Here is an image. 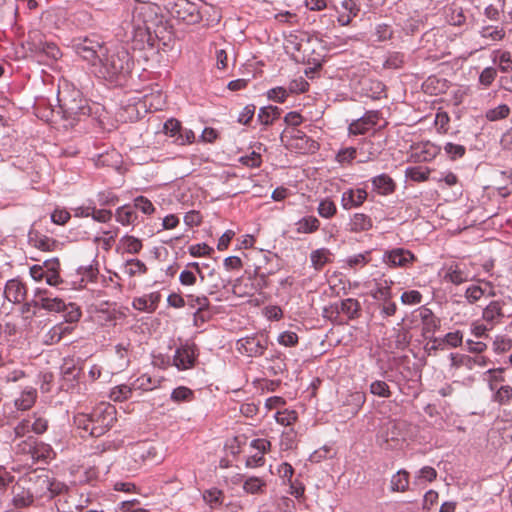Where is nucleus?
Here are the masks:
<instances>
[{
  "label": "nucleus",
  "instance_id": "obj_1",
  "mask_svg": "<svg viewBox=\"0 0 512 512\" xmlns=\"http://www.w3.org/2000/svg\"><path fill=\"white\" fill-rule=\"evenodd\" d=\"M134 60L123 46L105 47L92 72L111 86H122L128 79Z\"/></svg>",
  "mask_w": 512,
  "mask_h": 512
},
{
  "label": "nucleus",
  "instance_id": "obj_2",
  "mask_svg": "<svg viewBox=\"0 0 512 512\" xmlns=\"http://www.w3.org/2000/svg\"><path fill=\"white\" fill-rule=\"evenodd\" d=\"M59 103L58 113L62 118L74 126L77 122L86 117L93 119L101 118L104 107L96 102H90L84 98L82 92L76 88L71 91H60L57 96Z\"/></svg>",
  "mask_w": 512,
  "mask_h": 512
},
{
  "label": "nucleus",
  "instance_id": "obj_3",
  "mask_svg": "<svg viewBox=\"0 0 512 512\" xmlns=\"http://www.w3.org/2000/svg\"><path fill=\"white\" fill-rule=\"evenodd\" d=\"M115 406L101 403L94 407L90 413H78L74 416L75 427L81 431L80 436L100 437L114 425L116 418Z\"/></svg>",
  "mask_w": 512,
  "mask_h": 512
},
{
  "label": "nucleus",
  "instance_id": "obj_4",
  "mask_svg": "<svg viewBox=\"0 0 512 512\" xmlns=\"http://www.w3.org/2000/svg\"><path fill=\"white\" fill-rule=\"evenodd\" d=\"M68 47L92 70L105 49V42L100 35L90 33L72 38Z\"/></svg>",
  "mask_w": 512,
  "mask_h": 512
},
{
  "label": "nucleus",
  "instance_id": "obj_5",
  "mask_svg": "<svg viewBox=\"0 0 512 512\" xmlns=\"http://www.w3.org/2000/svg\"><path fill=\"white\" fill-rule=\"evenodd\" d=\"M163 7L171 18L186 25L198 24L204 16L199 5L189 0H165Z\"/></svg>",
  "mask_w": 512,
  "mask_h": 512
},
{
  "label": "nucleus",
  "instance_id": "obj_6",
  "mask_svg": "<svg viewBox=\"0 0 512 512\" xmlns=\"http://www.w3.org/2000/svg\"><path fill=\"white\" fill-rule=\"evenodd\" d=\"M199 357V349L194 342L185 341L181 343L174 351L172 356V365L178 371L193 369Z\"/></svg>",
  "mask_w": 512,
  "mask_h": 512
},
{
  "label": "nucleus",
  "instance_id": "obj_7",
  "mask_svg": "<svg viewBox=\"0 0 512 512\" xmlns=\"http://www.w3.org/2000/svg\"><path fill=\"white\" fill-rule=\"evenodd\" d=\"M30 304H33V316H35L37 314V310L40 309L48 312H59L65 307L63 299L53 296L50 291L42 288L35 289L33 298L30 300Z\"/></svg>",
  "mask_w": 512,
  "mask_h": 512
},
{
  "label": "nucleus",
  "instance_id": "obj_8",
  "mask_svg": "<svg viewBox=\"0 0 512 512\" xmlns=\"http://www.w3.org/2000/svg\"><path fill=\"white\" fill-rule=\"evenodd\" d=\"M381 260L389 268H408L417 257L409 249L393 247L383 252Z\"/></svg>",
  "mask_w": 512,
  "mask_h": 512
},
{
  "label": "nucleus",
  "instance_id": "obj_9",
  "mask_svg": "<svg viewBox=\"0 0 512 512\" xmlns=\"http://www.w3.org/2000/svg\"><path fill=\"white\" fill-rule=\"evenodd\" d=\"M268 340L263 335L253 334L237 341L238 350L249 357L262 356L267 349Z\"/></svg>",
  "mask_w": 512,
  "mask_h": 512
},
{
  "label": "nucleus",
  "instance_id": "obj_10",
  "mask_svg": "<svg viewBox=\"0 0 512 512\" xmlns=\"http://www.w3.org/2000/svg\"><path fill=\"white\" fill-rule=\"evenodd\" d=\"M381 112L379 110H368L361 117L353 120L348 125L349 135H363L366 132L374 129L380 119Z\"/></svg>",
  "mask_w": 512,
  "mask_h": 512
},
{
  "label": "nucleus",
  "instance_id": "obj_11",
  "mask_svg": "<svg viewBox=\"0 0 512 512\" xmlns=\"http://www.w3.org/2000/svg\"><path fill=\"white\" fill-rule=\"evenodd\" d=\"M82 368L74 364H69L67 361L61 366L62 375V388L66 391L80 393L84 388L81 382Z\"/></svg>",
  "mask_w": 512,
  "mask_h": 512
},
{
  "label": "nucleus",
  "instance_id": "obj_12",
  "mask_svg": "<svg viewBox=\"0 0 512 512\" xmlns=\"http://www.w3.org/2000/svg\"><path fill=\"white\" fill-rule=\"evenodd\" d=\"M356 93L371 100H379L385 97V85L378 79L363 77L355 88Z\"/></svg>",
  "mask_w": 512,
  "mask_h": 512
},
{
  "label": "nucleus",
  "instance_id": "obj_13",
  "mask_svg": "<svg viewBox=\"0 0 512 512\" xmlns=\"http://www.w3.org/2000/svg\"><path fill=\"white\" fill-rule=\"evenodd\" d=\"M27 480L33 484L34 497L48 499L51 477L47 470H37L29 474Z\"/></svg>",
  "mask_w": 512,
  "mask_h": 512
},
{
  "label": "nucleus",
  "instance_id": "obj_14",
  "mask_svg": "<svg viewBox=\"0 0 512 512\" xmlns=\"http://www.w3.org/2000/svg\"><path fill=\"white\" fill-rule=\"evenodd\" d=\"M18 447L23 452L30 453L32 458L35 460L46 461L51 458L50 454L53 452L51 446L48 444L40 443L37 445L36 440L32 436H28L18 444Z\"/></svg>",
  "mask_w": 512,
  "mask_h": 512
},
{
  "label": "nucleus",
  "instance_id": "obj_15",
  "mask_svg": "<svg viewBox=\"0 0 512 512\" xmlns=\"http://www.w3.org/2000/svg\"><path fill=\"white\" fill-rule=\"evenodd\" d=\"M368 193L365 188H349L342 193L341 206L344 210L358 208L366 201Z\"/></svg>",
  "mask_w": 512,
  "mask_h": 512
},
{
  "label": "nucleus",
  "instance_id": "obj_16",
  "mask_svg": "<svg viewBox=\"0 0 512 512\" xmlns=\"http://www.w3.org/2000/svg\"><path fill=\"white\" fill-rule=\"evenodd\" d=\"M26 287L18 278L9 279L4 287V297L11 303L19 304L26 298Z\"/></svg>",
  "mask_w": 512,
  "mask_h": 512
},
{
  "label": "nucleus",
  "instance_id": "obj_17",
  "mask_svg": "<svg viewBox=\"0 0 512 512\" xmlns=\"http://www.w3.org/2000/svg\"><path fill=\"white\" fill-rule=\"evenodd\" d=\"M369 181L371 182L372 190L381 196H389L393 194L397 188L395 181L387 173L376 175Z\"/></svg>",
  "mask_w": 512,
  "mask_h": 512
},
{
  "label": "nucleus",
  "instance_id": "obj_18",
  "mask_svg": "<svg viewBox=\"0 0 512 512\" xmlns=\"http://www.w3.org/2000/svg\"><path fill=\"white\" fill-rule=\"evenodd\" d=\"M381 376L383 378L382 380L376 379L369 385V392L373 396L380 398H390L392 396V392L387 381L395 382L397 385H399V389L401 390L399 382L394 380L391 375H388L387 371H382Z\"/></svg>",
  "mask_w": 512,
  "mask_h": 512
},
{
  "label": "nucleus",
  "instance_id": "obj_19",
  "mask_svg": "<svg viewBox=\"0 0 512 512\" xmlns=\"http://www.w3.org/2000/svg\"><path fill=\"white\" fill-rule=\"evenodd\" d=\"M503 301L493 300L482 311V319L490 324V328L499 324L505 317L503 312Z\"/></svg>",
  "mask_w": 512,
  "mask_h": 512
},
{
  "label": "nucleus",
  "instance_id": "obj_20",
  "mask_svg": "<svg viewBox=\"0 0 512 512\" xmlns=\"http://www.w3.org/2000/svg\"><path fill=\"white\" fill-rule=\"evenodd\" d=\"M449 358L451 360V366L454 368H459L461 366H465L468 369H473L475 366L483 367L487 365L488 359L484 356H474L471 357L465 354L458 353H450Z\"/></svg>",
  "mask_w": 512,
  "mask_h": 512
},
{
  "label": "nucleus",
  "instance_id": "obj_21",
  "mask_svg": "<svg viewBox=\"0 0 512 512\" xmlns=\"http://www.w3.org/2000/svg\"><path fill=\"white\" fill-rule=\"evenodd\" d=\"M295 148L301 154H312L319 150V143L301 130H296L292 135Z\"/></svg>",
  "mask_w": 512,
  "mask_h": 512
},
{
  "label": "nucleus",
  "instance_id": "obj_22",
  "mask_svg": "<svg viewBox=\"0 0 512 512\" xmlns=\"http://www.w3.org/2000/svg\"><path fill=\"white\" fill-rule=\"evenodd\" d=\"M28 243L41 251L47 252L55 250L58 244L55 239L43 235L37 230H30L28 232Z\"/></svg>",
  "mask_w": 512,
  "mask_h": 512
},
{
  "label": "nucleus",
  "instance_id": "obj_23",
  "mask_svg": "<svg viewBox=\"0 0 512 512\" xmlns=\"http://www.w3.org/2000/svg\"><path fill=\"white\" fill-rule=\"evenodd\" d=\"M332 308H334L337 314L343 313L347 316L348 320H354L360 315L361 305L357 299L346 298L339 303L333 304Z\"/></svg>",
  "mask_w": 512,
  "mask_h": 512
},
{
  "label": "nucleus",
  "instance_id": "obj_24",
  "mask_svg": "<svg viewBox=\"0 0 512 512\" xmlns=\"http://www.w3.org/2000/svg\"><path fill=\"white\" fill-rule=\"evenodd\" d=\"M41 266L47 274L46 284L49 286L57 287L63 282L59 274L60 262L57 257L44 260Z\"/></svg>",
  "mask_w": 512,
  "mask_h": 512
},
{
  "label": "nucleus",
  "instance_id": "obj_25",
  "mask_svg": "<svg viewBox=\"0 0 512 512\" xmlns=\"http://www.w3.org/2000/svg\"><path fill=\"white\" fill-rule=\"evenodd\" d=\"M450 87V82L436 75L429 76L423 83L425 92L431 95H439L445 93Z\"/></svg>",
  "mask_w": 512,
  "mask_h": 512
},
{
  "label": "nucleus",
  "instance_id": "obj_26",
  "mask_svg": "<svg viewBox=\"0 0 512 512\" xmlns=\"http://www.w3.org/2000/svg\"><path fill=\"white\" fill-rule=\"evenodd\" d=\"M37 399V390L33 387H25L20 393L19 397L14 400V405L17 410H29Z\"/></svg>",
  "mask_w": 512,
  "mask_h": 512
},
{
  "label": "nucleus",
  "instance_id": "obj_27",
  "mask_svg": "<svg viewBox=\"0 0 512 512\" xmlns=\"http://www.w3.org/2000/svg\"><path fill=\"white\" fill-rule=\"evenodd\" d=\"M115 219L123 226L134 225L138 220V215L133 205L124 204L116 209Z\"/></svg>",
  "mask_w": 512,
  "mask_h": 512
},
{
  "label": "nucleus",
  "instance_id": "obj_28",
  "mask_svg": "<svg viewBox=\"0 0 512 512\" xmlns=\"http://www.w3.org/2000/svg\"><path fill=\"white\" fill-rule=\"evenodd\" d=\"M34 498L31 488L19 487L18 491H14L11 503L16 509H24L33 505Z\"/></svg>",
  "mask_w": 512,
  "mask_h": 512
},
{
  "label": "nucleus",
  "instance_id": "obj_29",
  "mask_svg": "<svg viewBox=\"0 0 512 512\" xmlns=\"http://www.w3.org/2000/svg\"><path fill=\"white\" fill-rule=\"evenodd\" d=\"M373 226L372 219L364 213H354L350 217L348 230L352 233H359L371 229Z\"/></svg>",
  "mask_w": 512,
  "mask_h": 512
},
{
  "label": "nucleus",
  "instance_id": "obj_30",
  "mask_svg": "<svg viewBox=\"0 0 512 512\" xmlns=\"http://www.w3.org/2000/svg\"><path fill=\"white\" fill-rule=\"evenodd\" d=\"M410 474L409 472L401 468L390 479V491L391 492H406L409 489Z\"/></svg>",
  "mask_w": 512,
  "mask_h": 512
},
{
  "label": "nucleus",
  "instance_id": "obj_31",
  "mask_svg": "<svg viewBox=\"0 0 512 512\" xmlns=\"http://www.w3.org/2000/svg\"><path fill=\"white\" fill-rule=\"evenodd\" d=\"M332 253L328 248H318L310 253L311 267L316 271H321L323 267L330 263Z\"/></svg>",
  "mask_w": 512,
  "mask_h": 512
},
{
  "label": "nucleus",
  "instance_id": "obj_32",
  "mask_svg": "<svg viewBox=\"0 0 512 512\" xmlns=\"http://www.w3.org/2000/svg\"><path fill=\"white\" fill-rule=\"evenodd\" d=\"M282 109L273 106V105H267L263 106L259 109L257 120L263 125V126H269L271 125L276 119H278L281 115Z\"/></svg>",
  "mask_w": 512,
  "mask_h": 512
},
{
  "label": "nucleus",
  "instance_id": "obj_33",
  "mask_svg": "<svg viewBox=\"0 0 512 512\" xmlns=\"http://www.w3.org/2000/svg\"><path fill=\"white\" fill-rule=\"evenodd\" d=\"M296 232L300 234H311L316 232L320 227V221L312 215L300 218L296 223Z\"/></svg>",
  "mask_w": 512,
  "mask_h": 512
},
{
  "label": "nucleus",
  "instance_id": "obj_34",
  "mask_svg": "<svg viewBox=\"0 0 512 512\" xmlns=\"http://www.w3.org/2000/svg\"><path fill=\"white\" fill-rule=\"evenodd\" d=\"M343 268L348 267L351 269L363 268L371 261V251L367 250L358 254H353L346 257L344 260Z\"/></svg>",
  "mask_w": 512,
  "mask_h": 512
},
{
  "label": "nucleus",
  "instance_id": "obj_35",
  "mask_svg": "<svg viewBox=\"0 0 512 512\" xmlns=\"http://www.w3.org/2000/svg\"><path fill=\"white\" fill-rule=\"evenodd\" d=\"M479 34L483 39L490 40L491 42L501 41L506 33L502 26L499 25H483Z\"/></svg>",
  "mask_w": 512,
  "mask_h": 512
},
{
  "label": "nucleus",
  "instance_id": "obj_36",
  "mask_svg": "<svg viewBox=\"0 0 512 512\" xmlns=\"http://www.w3.org/2000/svg\"><path fill=\"white\" fill-rule=\"evenodd\" d=\"M195 399V392L187 386H178L170 393V400L175 404L191 402Z\"/></svg>",
  "mask_w": 512,
  "mask_h": 512
},
{
  "label": "nucleus",
  "instance_id": "obj_37",
  "mask_svg": "<svg viewBox=\"0 0 512 512\" xmlns=\"http://www.w3.org/2000/svg\"><path fill=\"white\" fill-rule=\"evenodd\" d=\"M203 500L211 509H218L223 505L224 493L222 490L214 487L204 491Z\"/></svg>",
  "mask_w": 512,
  "mask_h": 512
},
{
  "label": "nucleus",
  "instance_id": "obj_38",
  "mask_svg": "<svg viewBox=\"0 0 512 512\" xmlns=\"http://www.w3.org/2000/svg\"><path fill=\"white\" fill-rule=\"evenodd\" d=\"M430 172L428 167L408 166L405 169V177L414 182H425L429 179Z\"/></svg>",
  "mask_w": 512,
  "mask_h": 512
},
{
  "label": "nucleus",
  "instance_id": "obj_39",
  "mask_svg": "<svg viewBox=\"0 0 512 512\" xmlns=\"http://www.w3.org/2000/svg\"><path fill=\"white\" fill-rule=\"evenodd\" d=\"M31 431L37 435L44 434L49 427V421L37 412L28 415Z\"/></svg>",
  "mask_w": 512,
  "mask_h": 512
},
{
  "label": "nucleus",
  "instance_id": "obj_40",
  "mask_svg": "<svg viewBox=\"0 0 512 512\" xmlns=\"http://www.w3.org/2000/svg\"><path fill=\"white\" fill-rule=\"evenodd\" d=\"M511 112L510 107L507 104H499L496 107L489 108L485 111V118L489 122H496L506 119Z\"/></svg>",
  "mask_w": 512,
  "mask_h": 512
},
{
  "label": "nucleus",
  "instance_id": "obj_41",
  "mask_svg": "<svg viewBox=\"0 0 512 512\" xmlns=\"http://www.w3.org/2000/svg\"><path fill=\"white\" fill-rule=\"evenodd\" d=\"M132 385L120 384L110 389L109 398L115 402H123L131 398Z\"/></svg>",
  "mask_w": 512,
  "mask_h": 512
},
{
  "label": "nucleus",
  "instance_id": "obj_42",
  "mask_svg": "<svg viewBox=\"0 0 512 512\" xmlns=\"http://www.w3.org/2000/svg\"><path fill=\"white\" fill-rule=\"evenodd\" d=\"M93 263L88 265L79 266L77 268L78 275L81 276V281L95 282L99 273L98 262L96 258L93 259Z\"/></svg>",
  "mask_w": 512,
  "mask_h": 512
},
{
  "label": "nucleus",
  "instance_id": "obj_43",
  "mask_svg": "<svg viewBox=\"0 0 512 512\" xmlns=\"http://www.w3.org/2000/svg\"><path fill=\"white\" fill-rule=\"evenodd\" d=\"M133 390H140V391H151L155 389L158 386V381L153 379L148 374H142L139 377H137L132 383Z\"/></svg>",
  "mask_w": 512,
  "mask_h": 512
},
{
  "label": "nucleus",
  "instance_id": "obj_44",
  "mask_svg": "<svg viewBox=\"0 0 512 512\" xmlns=\"http://www.w3.org/2000/svg\"><path fill=\"white\" fill-rule=\"evenodd\" d=\"M58 313L63 314L64 321L68 324L78 322L82 314L80 307L72 302L65 303V307Z\"/></svg>",
  "mask_w": 512,
  "mask_h": 512
},
{
  "label": "nucleus",
  "instance_id": "obj_45",
  "mask_svg": "<svg viewBox=\"0 0 512 512\" xmlns=\"http://www.w3.org/2000/svg\"><path fill=\"white\" fill-rule=\"evenodd\" d=\"M147 267L143 261L137 258L128 259L123 264V272L132 277L137 274H144Z\"/></svg>",
  "mask_w": 512,
  "mask_h": 512
},
{
  "label": "nucleus",
  "instance_id": "obj_46",
  "mask_svg": "<svg viewBox=\"0 0 512 512\" xmlns=\"http://www.w3.org/2000/svg\"><path fill=\"white\" fill-rule=\"evenodd\" d=\"M400 374L405 381L409 382L420 380L422 372L416 363L407 362L402 366Z\"/></svg>",
  "mask_w": 512,
  "mask_h": 512
},
{
  "label": "nucleus",
  "instance_id": "obj_47",
  "mask_svg": "<svg viewBox=\"0 0 512 512\" xmlns=\"http://www.w3.org/2000/svg\"><path fill=\"white\" fill-rule=\"evenodd\" d=\"M31 431L30 422L28 416L23 418L21 421L17 423V425L13 429L12 433L4 440L5 444H8L10 441H13L16 438L24 437L27 433Z\"/></svg>",
  "mask_w": 512,
  "mask_h": 512
},
{
  "label": "nucleus",
  "instance_id": "obj_48",
  "mask_svg": "<svg viewBox=\"0 0 512 512\" xmlns=\"http://www.w3.org/2000/svg\"><path fill=\"white\" fill-rule=\"evenodd\" d=\"M492 400L499 405H509L512 401V387L510 385L500 386L493 394Z\"/></svg>",
  "mask_w": 512,
  "mask_h": 512
},
{
  "label": "nucleus",
  "instance_id": "obj_49",
  "mask_svg": "<svg viewBox=\"0 0 512 512\" xmlns=\"http://www.w3.org/2000/svg\"><path fill=\"white\" fill-rule=\"evenodd\" d=\"M266 487V482L256 476L248 477L243 484V489L249 494H257L263 491Z\"/></svg>",
  "mask_w": 512,
  "mask_h": 512
},
{
  "label": "nucleus",
  "instance_id": "obj_50",
  "mask_svg": "<svg viewBox=\"0 0 512 512\" xmlns=\"http://www.w3.org/2000/svg\"><path fill=\"white\" fill-rule=\"evenodd\" d=\"M276 422L283 426H291L298 419V413L295 410L284 409L283 411H277L274 414Z\"/></svg>",
  "mask_w": 512,
  "mask_h": 512
},
{
  "label": "nucleus",
  "instance_id": "obj_51",
  "mask_svg": "<svg viewBox=\"0 0 512 512\" xmlns=\"http://www.w3.org/2000/svg\"><path fill=\"white\" fill-rule=\"evenodd\" d=\"M317 212L320 217L330 219L336 214L337 207L331 199L324 198L319 202Z\"/></svg>",
  "mask_w": 512,
  "mask_h": 512
},
{
  "label": "nucleus",
  "instance_id": "obj_52",
  "mask_svg": "<svg viewBox=\"0 0 512 512\" xmlns=\"http://www.w3.org/2000/svg\"><path fill=\"white\" fill-rule=\"evenodd\" d=\"M390 284H392V281L388 283L386 280L384 281V284H378L377 287L371 292L372 298L379 303L386 301L387 299H391L392 291Z\"/></svg>",
  "mask_w": 512,
  "mask_h": 512
},
{
  "label": "nucleus",
  "instance_id": "obj_53",
  "mask_svg": "<svg viewBox=\"0 0 512 512\" xmlns=\"http://www.w3.org/2000/svg\"><path fill=\"white\" fill-rule=\"evenodd\" d=\"M437 477V471L435 468L431 466H424L420 468L414 476V482L416 484H421L424 482H432Z\"/></svg>",
  "mask_w": 512,
  "mask_h": 512
},
{
  "label": "nucleus",
  "instance_id": "obj_54",
  "mask_svg": "<svg viewBox=\"0 0 512 512\" xmlns=\"http://www.w3.org/2000/svg\"><path fill=\"white\" fill-rule=\"evenodd\" d=\"M358 154V148L356 147H345L340 149L336 154V161L341 165L351 164L356 159Z\"/></svg>",
  "mask_w": 512,
  "mask_h": 512
},
{
  "label": "nucleus",
  "instance_id": "obj_55",
  "mask_svg": "<svg viewBox=\"0 0 512 512\" xmlns=\"http://www.w3.org/2000/svg\"><path fill=\"white\" fill-rule=\"evenodd\" d=\"M462 341L463 334L459 330L448 332L447 334L444 335V337L440 338V342L442 344L443 349H445L446 346L456 348L462 344Z\"/></svg>",
  "mask_w": 512,
  "mask_h": 512
},
{
  "label": "nucleus",
  "instance_id": "obj_56",
  "mask_svg": "<svg viewBox=\"0 0 512 512\" xmlns=\"http://www.w3.org/2000/svg\"><path fill=\"white\" fill-rule=\"evenodd\" d=\"M443 150L450 160H457L462 158L466 153V148L463 145L447 142L443 146Z\"/></svg>",
  "mask_w": 512,
  "mask_h": 512
},
{
  "label": "nucleus",
  "instance_id": "obj_57",
  "mask_svg": "<svg viewBox=\"0 0 512 512\" xmlns=\"http://www.w3.org/2000/svg\"><path fill=\"white\" fill-rule=\"evenodd\" d=\"M182 127L183 126L179 120L175 118H169L164 122L163 131L168 137L176 140V137L182 133Z\"/></svg>",
  "mask_w": 512,
  "mask_h": 512
},
{
  "label": "nucleus",
  "instance_id": "obj_58",
  "mask_svg": "<svg viewBox=\"0 0 512 512\" xmlns=\"http://www.w3.org/2000/svg\"><path fill=\"white\" fill-rule=\"evenodd\" d=\"M121 242L127 253L137 254L142 249L141 241L134 236L125 235L122 237Z\"/></svg>",
  "mask_w": 512,
  "mask_h": 512
},
{
  "label": "nucleus",
  "instance_id": "obj_59",
  "mask_svg": "<svg viewBox=\"0 0 512 512\" xmlns=\"http://www.w3.org/2000/svg\"><path fill=\"white\" fill-rule=\"evenodd\" d=\"M133 207H135V211L140 210L142 213L146 215H150L154 212L155 208L152 202L144 197V196H138L134 199Z\"/></svg>",
  "mask_w": 512,
  "mask_h": 512
},
{
  "label": "nucleus",
  "instance_id": "obj_60",
  "mask_svg": "<svg viewBox=\"0 0 512 512\" xmlns=\"http://www.w3.org/2000/svg\"><path fill=\"white\" fill-rule=\"evenodd\" d=\"M422 294L418 290H408L401 294L400 300L404 305H417L422 302Z\"/></svg>",
  "mask_w": 512,
  "mask_h": 512
},
{
  "label": "nucleus",
  "instance_id": "obj_61",
  "mask_svg": "<svg viewBox=\"0 0 512 512\" xmlns=\"http://www.w3.org/2000/svg\"><path fill=\"white\" fill-rule=\"evenodd\" d=\"M73 22L80 28L90 27L93 23L91 13L85 10H80L74 13Z\"/></svg>",
  "mask_w": 512,
  "mask_h": 512
},
{
  "label": "nucleus",
  "instance_id": "obj_62",
  "mask_svg": "<svg viewBox=\"0 0 512 512\" xmlns=\"http://www.w3.org/2000/svg\"><path fill=\"white\" fill-rule=\"evenodd\" d=\"M375 36L379 42L387 41L393 36V29L386 23H379L375 26Z\"/></svg>",
  "mask_w": 512,
  "mask_h": 512
},
{
  "label": "nucleus",
  "instance_id": "obj_63",
  "mask_svg": "<svg viewBox=\"0 0 512 512\" xmlns=\"http://www.w3.org/2000/svg\"><path fill=\"white\" fill-rule=\"evenodd\" d=\"M277 474L282 479V484L286 485L288 482L293 480L294 468L288 462H282L277 467Z\"/></svg>",
  "mask_w": 512,
  "mask_h": 512
},
{
  "label": "nucleus",
  "instance_id": "obj_64",
  "mask_svg": "<svg viewBox=\"0 0 512 512\" xmlns=\"http://www.w3.org/2000/svg\"><path fill=\"white\" fill-rule=\"evenodd\" d=\"M214 249L207 245L205 242L190 245L188 252L193 257H201L210 255Z\"/></svg>",
  "mask_w": 512,
  "mask_h": 512
}]
</instances>
